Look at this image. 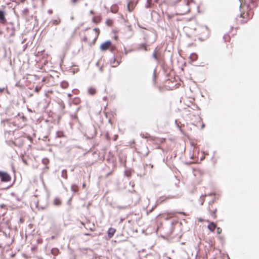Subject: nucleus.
Masks as SVG:
<instances>
[{
    "instance_id": "c756f323",
    "label": "nucleus",
    "mask_w": 259,
    "mask_h": 259,
    "mask_svg": "<svg viewBox=\"0 0 259 259\" xmlns=\"http://www.w3.org/2000/svg\"><path fill=\"white\" fill-rule=\"evenodd\" d=\"M217 232L218 234H220L222 233V230L220 227H217Z\"/></svg>"
},
{
    "instance_id": "c85d7f7f",
    "label": "nucleus",
    "mask_w": 259,
    "mask_h": 259,
    "mask_svg": "<svg viewBox=\"0 0 259 259\" xmlns=\"http://www.w3.org/2000/svg\"><path fill=\"white\" fill-rule=\"evenodd\" d=\"M198 222H201V223H202V222H207V223H209V221L208 220H204V219H202V218H199V219H198Z\"/></svg>"
},
{
    "instance_id": "bb28decb",
    "label": "nucleus",
    "mask_w": 259,
    "mask_h": 259,
    "mask_svg": "<svg viewBox=\"0 0 259 259\" xmlns=\"http://www.w3.org/2000/svg\"><path fill=\"white\" fill-rule=\"evenodd\" d=\"M168 198L164 197H161L159 199V201H160V203H162L164 201L167 200Z\"/></svg>"
},
{
    "instance_id": "412c9836",
    "label": "nucleus",
    "mask_w": 259,
    "mask_h": 259,
    "mask_svg": "<svg viewBox=\"0 0 259 259\" xmlns=\"http://www.w3.org/2000/svg\"><path fill=\"white\" fill-rule=\"evenodd\" d=\"M113 24V21L110 19H108L106 21V24L108 26H112Z\"/></svg>"
},
{
    "instance_id": "72a5a7b5",
    "label": "nucleus",
    "mask_w": 259,
    "mask_h": 259,
    "mask_svg": "<svg viewBox=\"0 0 259 259\" xmlns=\"http://www.w3.org/2000/svg\"><path fill=\"white\" fill-rule=\"evenodd\" d=\"M90 14H92V15H93L94 14V12L93 10H91L90 12Z\"/></svg>"
},
{
    "instance_id": "7ed1b4c3",
    "label": "nucleus",
    "mask_w": 259,
    "mask_h": 259,
    "mask_svg": "<svg viewBox=\"0 0 259 259\" xmlns=\"http://www.w3.org/2000/svg\"><path fill=\"white\" fill-rule=\"evenodd\" d=\"M240 17L242 19L243 23H246L251 19L253 16V11L252 9L246 4H241L240 7Z\"/></svg>"
},
{
    "instance_id": "39448f33",
    "label": "nucleus",
    "mask_w": 259,
    "mask_h": 259,
    "mask_svg": "<svg viewBox=\"0 0 259 259\" xmlns=\"http://www.w3.org/2000/svg\"><path fill=\"white\" fill-rule=\"evenodd\" d=\"M208 209L210 215L213 219H216L217 218V208L214 207L212 204H210L208 207Z\"/></svg>"
},
{
    "instance_id": "f704fd0d",
    "label": "nucleus",
    "mask_w": 259,
    "mask_h": 259,
    "mask_svg": "<svg viewBox=\"0 0 259 259\" xmlns=\"http://www.w3.org/2000/svg\"><path fill=\"white\" fill-rule=\"evenodd\" d=\"M85 187H86V184H85V183H83V184H82V188H85Z\"/></svg>"
},
{
    "instance_id": "ea45409f",
    "label": "nucleus",
    "mask_w": 259,
    "mask_h": 259,
    "mask_svg": "<svg viewBox=\"0 0 259 259\" xmlns=\"http://www.w3.org/2000/svg\"><path fill=\"white\" fill-rule=\"evenodd\" d=\"M161 215H163V217H164L163 214H159V215L157 216V217H160V216H161Z\"/></svg>"
},
{
    "instance_id": "1a4fd4ad",
    "label": "nucleus",
    "mask_w": 259,
    "mask_h": 259,
    "mask_svg": "<svg viewBox=\"0 0 259 259\" xmlns=\"http://www.w3.org/2000/svg\"><path fill=\"white\" fill-rule=\"evenodd\" d=\"M172 83V81L169 79L166 80V81L165 82V85L167 90H172L178 88V87H176V84L175 85H171V83Z\"/></svg>"
},
{
    "instance_id": "f03ea898",
    "label": "nucleus",
    "mask_w": 259,
    "mask_h": 259,
    "mask_svg": "<svg viewBox=\"0 0 259 259\" xmlns=\"http://www.w3.org/2000/svg\"><path fill=\"white\" fill-rule=\"evenodd\" d=\"M195 5L194 0H184L177 7V14L180 15H186L189 13L191 8Z\"/></svg>"
},
{
    "instance_id": "7c9ffc66",
    "label": "nucleus",
    "mask_w": 259,
    "mask_h": 259,
    "mask_svg": "<svg viewBox=\"0 0 259 259\" xmlns=\"http://www.w3.org/2000/svg\"><path fill=\"white\" fill-rule=\"evenodd\" d=\"M141 47H143V48H144V49L145 50H146V51L147 50V49H146V45H145V44H142V45H141Z\"/></svg>"
},
{
    "instance_id": "9b49d317",
    "label": "nucleus",
    "mask_w": 259,
    "mask_h": 259,
    "mask_svg": "<svg viewBox=\"0 0 259 259\" xmlns=\"http://www.w3.org/2000/svg\"><path fill=\"white\" fill-rule=\"evenodd\" d=\"M178 213H180V214H182L184 215H186V213L184 212H175V211H171V212H170L169 213H168L167 214V217L165 218V220H168L170 218H171L174 217L175 216L176 214Z\"/></svg>"
},
{
    "instance_id": "e433bc0d",
    "label": "nucleus",
    "mask_w": 259,
    "mask_h": 259,
    "mask_svg": "<svg viewBox=\"0 0 259 259\" xmlns=\"http://www.w3.org/2000/svg\"><path fill=\"white\" fill-rule=\"evenodd\" d=\"M81 224L85 228V224L81 222Z\"/></svg>"
},
{
    "instance_id": "a878e982",
    "label": "nucleus",
    "mask_w": 259,
    "mask_h": 259,
    "mask_svg": "<svg viewBox=\"0 0 259 259\" xmlns=\"http://www.w3.org/2000/svg\"><path fill=\"white\" fill-rule=\"evenodd\" d=\"M224 39L225 41H229L230 40V37L229 35L226 34L224 36Z\"/></svg>"
},
{
    "instance_id": "f3484780",
    "label": "nucleus",
    "mask_w": 259,
    "mask_h": 259,
    "mask_svg": "<svg viewBox=\"0 0 259 259\" xmlns=\"http://www.w3.org/2000/svg\"><path fill=\"white\" fill-rule=\"evenodd\" d=\"M60 19L59 18H57V19L52 20L50 23L52 25H58L60 23Z\"/></svg>"
},
{
    "instance_id": "4468645a",
    "label": "nucleus",
    "mask_w": 259,
    "mask_h": 259,
    "mask_svg": "<svg viewBox=\"0 0 259 259\" xmlns=\"http://www.w3.org/2000/svg\"><path fill=\"white\" fill-rule=\"evenodd\" d=\"M136 6V4L133 2H130L127 5V9L130 12L134 10Z\"/></svg>"
},
{
    "instance_id": "f8f14e48",
    "label": "nucleus",
    "mask_w": 259,
    "mask_h": 259,
    "mask_svg": "<svg viewBox=\"0 0 259 259\" xmlns=\"http://www.w3.org/2000/svg\"><path fill=\"white\" fill-rule=\"evenodd\" d=\"M209 223L207 226V228L210 231L213 232L217 228V225L214 222Z\"/></svg>"
},
{
    "instance_id": "cd10ccee",
    "label": "nucleus",
    "mask_w": 259,
    "mask_h": 259,
    "mask_svg": "<svg viewBox=\"0 0 259 259\" xmlns=\"http://www.w3.org/2000/svg\"><path fill=\"white\" fill-rule=\"evenodd\" d=\"M80 0H71V3L73 5H76L77 3H78Z\"/></svg>"
},
{
    "instance_id": "9d476101",
    "label": "nucleus",
    "mask_w": 259,
    "mask_h": 259,
    "mask_svg": "<svg viewBox=\"0 0 259 259\" xmlns=\"http://www.w3.org/2000/svg\"><path fill=\"white\" fill-rule=\"evenodd\" d=\"M0 22L4 25L7 23V19L5 17V13L4 11L0 10Z\"/></svg>"
},
{
    "instance_id": "6e6552de",
    "label": "nucleus",
    "mask_w": 259,
    "mask_h": 259,
    "mask_svg": "<svg viewBox=\"0 0 259 259\" xmlns=\"http://www.w3.org/2000/svg\"><path fill=\"white\" fill-rule=\"evenodd\" d=\"M121 62V60H118L116 58H112L110 61V64L111 67H116Z\"/></svg>"
},
{
    "instance_id": "dca6fc26",
    "label": "nucleus",
    "mask_w": 259,
    "mask_h": 259,
    "mask_svg": "<svg viewBox=\"0 0 259 259\" xmlns=\"http://www.w3.org/2000/svg\"><path fill=\"white\" fill-rule=\"evenodd\" d=\"M151 140L156 141L157 143H162L165 142L164 138H151Z\"/></svg>"
},
{
    "instance_id": "423d86ee",
    "label": "nucleus",
    "mask_w": 259,
    "mask_h": 259,
    "mask_svg": "<svg viewBox=\"0 0 259 259\" xmlns=\"http://www.w3.org/2000/svg\"><path fill=\"white\" fill-rule=\"evenodd\" d=\"M0 178L1 181L8 182L11 181V176L7 172L0 171Z\"/></svg>"
},
{
    "instance_id": "58836bf2",
    "label": "nucleus",
    "mask_w": 259,
    "mask_h": 259,
    "mask_svg": "<svg viewBox=\"0 0 259 259\" xmlns=\"http://www.w3.org/2000/svg\"><path fill=\"white\" fill-rule=\"evenodd\" d=\"M151 1H152V0H148V2L149 3H151Z\"/></svg>"
},
{
    "instance_id": "a211bd4d",
    "label": "nucleus",
    "mask_w": 259,
    "mask_h": 259,
    "mask_svg": "<svg viewBox=\"0 0 259 259\" xmlns=\"http://www.w3.org/2000/svg\"><path fill=\"white\" fill-rule=\"evenodd\" d=\"M88 92L91 95H94L96 93V89L94 87H90L88 89Z\"/></svg>"
},
{
    "instance_id": "20e7f679",
    "label": "nucleus",
    "mask_w": 259,
    "mask_h": 259,
    "mask_svg": "<svg viewBox=\"0 0 259 259\" xmlns=\"http://www.w3.org/2000/svg\"><path fill=\"white\" fill-rule=\"evenodd\" d=\"M195 30L196 35L201 40L206 39L209 36V30L205 26L199 25Z\"/></svg>"
},
{
    "instance_id": "ddd939ff",
    "label": "nucleus",
    "mask_w": 259,
    "mask_h": 259,
    "mask_svg": "<svg viewBox=\"0 0 259 259\" xmlns=\"http://www.w3.org/2000/svg\"><path fill=\"white\" fill-rule=\"evenodd\" d=\"M116 232V229L113 228H110L108 231V236L109 238H111L114 235L115 233Z\"/></svg>"
},
{
    "instance_id": "c9c22d12",
    "label": "nucleus",
    "mask_w": 259,
    "mask_h": 259,
    "mask_svg": "<svg viewBox=\"0 0 259 259\" xmlns=\"http://www.w3.org/2000/svg\"><path fill=\"white\" fill-rule=\"evenodd\" d=\"M5 207V204H2V205H1V207H2V208H4V207Z\"/></svg>"
},
{
    "instance_id": "2eb2a0df",
    "label": "nucleus",
    "mask_w": 259,
    "mask_h": 259,
    "mask_svg": "<svg viewBox=\"0 0 259 259\" xmlns=\"http://www.w3.org/2000/svg\"><path fill=\"white\" fill-rule=\"evenodd\" d=\"M101 19L102 18L100 16H94L92 18V21L96 24H98L101 22Z\"/></svg>"
},
{
    "instance_id": "2f4dec72",
    "label": "nucleus",
    "mask_w": 259,
    "mask_h": 259,
    "mask_svg": "<svg viewBox=\"0 0 259 259\" xmlns=\"http://www.w3.org/2000/svg\"><path fill=\"white\" fill-rule=\"evenodd\" d=\"M5 90V88H0V94H2Z\"/></svg>"
},
{
    "instance_id": "473e14b6",
    "label": "nucleus",
    "mask_w": 259,
    "mask_h": 259,
    "mask_svg": "<svg viewBox=\"0 0 259 259\" xmlns=\"http://www.w3.org/2000/svg\"><path fill=\"white\" fill-rule=\"evenodd\" d=\"M39 90H40V88H38L37 87H36V88H35V91H36L37 92H38Z\"/></svg>"
},
{
    "instance_id": "393cba45",
    "label": "nucleus",
    "mask_w": 259,
    "mask_h": 259,
    "mask_svg": "<svg viewBox=\"0 0 259 259\" xmlns=\"http://www.w3.org/2000/svg\"><path fill=\"white\" fill-rule=\"evenodd\" d=\"M153 58L156 60H158V52L157 51H155L154 52H153Z\"/></svg>"
},
{
    "instance_id": "f257e3e1",
    "label": "nucleus",
    "mask_w": 259,
    "mask_h": 259,
    "mask_svg": "<svg viewBox=\"0 0 259 259\" xmlns=\"http://www.w3.org/2000/svg\"><path fill=\"white\" fill-rule=\"evenodd\" d=\"M100 33V29L98 28H94L92 31H88L82 39V41L89 46L94 45Z\"/></svg>"
},
{
    "instance_id": "4be33fe9",
    "label": "nucleus",
    "mask_w": 259,
    "mask_h": 259,
    "mask_svg": "<svg viewBox=\"0 0 259 259\" xmlns=\"http://www.w3.org/2000/svg\"><path fill=\"white\" fill-rule=\"evenodd\" d=\"M61 86L63 89H66L68 86V83L67 81H64L61 83Z\"/></svg>"
},
{
    "instance_id": "6ab92c4d",
    "label": "nucleus",
    "mask_w": 259,
    "mask_h": 259,
    "mask_svg": "<svg viewBox=\"0 0 259 259\" xmlns=\"http://www.w3.org/2000/svg\"><path fill=\"white\" fill-rule=\"evenodd\" d=\"M53 203L56 206H59L62 204V201L59 198H56L53 200Z\"/></svg>"
},
{
    "instance_id": "4c0bfd02",
    "label": "nucleus",
    "mask_w": 259,
    "mask_h": 259,
    "mask_svg": "<svg viewBox=\"0 0 259 259\" xmlns=\"http://www.w3.org/2000/svg\"><path fill=\"white\" fill-rule=\"evenodd\" d=\"M24 11H25V12H27V13L28 12V9H25Z\"/></svg>"
},
{
    "instance_id": "b1692460",
    "label": "nucleus",
    "mask_w": 259,
    "mask_h": 259,
    "mask_svg": "<svg viewBox=\"0 0 259 259\" xmlns=\"http://www.w3.org/2000/svg\"><path fill=\"white\" fill-rule=\"evenodd\" d=\"M190 59L193 61L196 60L197 59V55L195 53H193L190 55Z\"/></svg>"
},
{
    "instance_id": "aec40b11",
    "label": "nucleus",
    "mask_w": 259,
    "mask_h": 259,
    "mask_svg": "<svg viewBox=\"0 0 259 259\" xmlns=\"http://www.w3.org/2000/svg\"><path fill=\"white\" fill-rule=\"evenodd\" d=\"M71 189L73 192H77L79 191V187L77 185L73 184L71 187Z\"/></svg>"
},
{
    "instance_id": "5701e85b",
    "label": "nucleus",
    "mask_w": 259,
    "mask_h": 259,
    "mask_svg": "<svg viewBox=\"0 0 259 259\" xmlns=\"http://www.w3.org/2000/svg\"><path fill=\"white\" fill-rule=\"evenodd\" d=\"M51 253L54 255H57L59 253V250L57 248H53L51 250Z\"/></svg>"
},
{
    "instance_id": "0eeeda50",
    "label": "nucleus",
    "mask_w": 259,
    "mask_h": 259,
    "mask_svg": "<svg viewBox=\"0 0 259 259\" xmlns=\"http://www.w3.org/2000/svg\"><path fill=\"white\" fill-rule=\"evenodd\" d=\"M111 46V42L109 40L106 41L101 44L100 46V49L102 51H106L108 50Z\"/></svg>"
}]
</instances>
